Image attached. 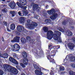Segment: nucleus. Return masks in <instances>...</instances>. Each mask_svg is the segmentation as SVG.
Here are the masks:
<instances>
[{
  "label": "nucleus",
  "mask_w": 75,
  "mask_h": 75,
  "mask_svg": "<svg viewBox=\"0 0 75 75\" xmlns=\"http://www.w3.org/2000/svg\"><path fill=\"white\" fill-rule=\"evenodd\" d=\"M61 35V33L59 31H55L54 34V32L50 30L47 32V38L48 40H51L53 38L54 40L57 41L58 42H62V39L59 38Z\"/></svg>",
  "instance_id": "nucleus-1"
},
{
  "label": "nucleus",
  "mask_w": 75,
  "mask_h": 75,
  "mask_svg": "<svg viewBox=\"0 0 75 75\" xmlns=\"http://www.w3.org/2000/svg\"><path fill=\"white\" fill-rule=\"evenodd\" d=\"M4 68L5 69H7L8 72L11 73L8 75H17L18 73V71L17 69L12 67L9 65L6 64L4 66Z\"/></svg>",
  "instance_id": "nucleus-2"
},
{
  "label": "nucleus",
  "mask_w": 75,
  "mask_h": 75,
  "mask_svg": "<svg viewBox=\"0 0 75 75\" xmlns=\"http://www.w3.org/2000/svg\"><path fill=\"white\" fill-rule=\"evenodd\" d=\"M27 23H26V26L30 29H34V27H37L38 25L37 23L35 22H33L30 19L27 21Z\"/></svg>",
  "instance_id": "nucleus-3"
},
{
  "label": "nucleus",
  "mask_w": 75,
  "mask_h": 75,
  "mask_svg": "<svg viewBox=\"0 0 75 75\" xmlns=\"http://www.w3.org/2000/svg\"><path fill=\"white\" fill-rule=\"evenodd\" d=\"M47 13L49 14H52V15L50 16V18L51 20H55L57 18L58 16V14L55 13V10L53 8L50 11H47Z\"/></svg>",
  "instance_id": "nucleus-4"
},
{
  "label": "nucleus",
  "mask_w": 75,
  "mask_h": 75,
  "mask_svg": "<svg viewBox=\"0 0 75 75\" xmlns=\"http://www.w3.org/2000/svg\"><path fill=\"white\" fill-rule=\"evenodd\" d=\"M34 67L36 69H38V70H35V72L37 75H42V72H41V69L36 64H34Z\"/></svg>",
  "instance_id": "nucleus-5"
},
{
  "label": "nucleus",
  "mask_w": 75,
  "mask_h": 75,
  "mask_svg": "<svg viewBox=\"0 0 75 75\" xmlns=\"http://www.w3.org/2000/svg\"><path fill=\"white\" fill-rule=\"evenodd\" d=\"M10 47L13 51H18L20 50V45L18 44H15L14 45H11Z\"/></svg>",
  "instance_id": "nucleus-6"
},
{
  "label": "nucleus",
  "mask_w": 75,
  "mask_h": 75,
  "mask_svg": "<svg viewBox=\"0 0 75 75\" xmlns=\"http://www.w3.org/2000/svg\"><path fill=\"white\" fill-rule=\"evenodd\" d=\"M17 29L19 32L22 31L23 33H24L25 34H26L27 33V30L24 29V27L22 25H18L17 27Z\"/></svg>",
  "instance_id": "nucleus-7"
},
{
  "label": "nucleus",
  "mask_w": 75,
  "mask_h": 75,
  "mask_svg": "<svg viewBox=\"0 0 75 75\" xmlns=\"http://www.w3.org/2000/svg\"><path fill=\"white\" fill-rule=\"evenodd\" d=\"M33 10L34 11H36L38 13L40 11V7H38V5L36 4H33Z\"/></svg>",
  "instance_id": "nucleus-8"
},
{
  "label": "nucleus",
  "mask_w": 75,
  "mask_h": 75,
  "mask_svg": "<svg viewBox=\"0 0 75 75\" xmlns=\"http://www.w3.org/2000/svg\"><path fill=\"white\" fill-rule=\"evenodd\" d=\"M33 52L35 55L36 57L37 58L41 57V52L40 51H38L37 50H35Z\"/></svg>",
  "instance_id": "nucleus-9"
},
{
  "label": "nucleus",
  "mask_w": 75,
  "mask_h": 75,
  "mask_svg": "<svg viewBox=\"0 0 75 75\" xmlns=\"http://www.w3.org/2000/svg\"><path fill=\"white\" fill-rule=\"evenodd\" d=\"M28 14V10H23L22 11V14L20 12V11L18 12V14L20 16H27Z\"/></svg>",
  "instance_id": "nucleus-10"
},
{
  "label": "nucleus",
  "mask_w": 75,
  "mask_h": 75,
  "mask_svg": "<svg viewBox=\"0 0 75 75\" xmlns=\"http://www.w3.org/2000/svg\"><path fill=\"white\" fill-rule=\"evenodd\" d=\"M20 38V37L16 36L13 38V40H11V42H19Z\"/></svg>",
  "instance_id": "nucleus-11"
},
{
  "label": "nucleus",
  "mask_w": 75,
  "mask_h": 75,
  "mask_svg": "<svg viewBox=\"0 0 75 75\" xmlns=\"http://www.w3.org/2000/svg\"><path fill=\"white\" fill-rule=\"evenodd\" d=\"M8 5L11 8L14 9L16 6V4L14 1H11L8 4Z\"/></svg>",
  "instance_id": "nucleus-12"
},
{
  "label": "nucleus",
  "mask_w": 75,
  "mask_h": 75,
  "mask_svg": "<svg viewBox=\"0 0 75 75\" xmlns=\"http://www.w3.org/2000/svg\"><path fill=\"white\" fill-rule=\"evenodd\" d=\"M9 59L11 62H13V63H14V64H15L16 65L18 64V62L15 59L13 58V57H9Z\"/></svg>",
  "instance_id": "nucleus-13"
},
{
  "label": "nucleus",
  "mask_w": 75,
  "mask_h": 75,
  "mask_svg": "<svg viewBox=\"0 0 75 75\" xmlns=\"http://www.w3.org/2000/svg\"><path fill=\"white\" fill-rule=\"evenodd\" d=\"M16 4H17L19 7L21 8H23V9H24L25 10H26L27 8V6H23V5H21V4H20V3L19 2H17L16 3Z\"/></svg>",
  "instance_id": "nucleus-14"
},
{
  "label": "nucleus",
  "mask_w": 75,
  "mask_h": 75,
  "mask_svg": "<svg viewBox=\"0 0 75 75\" xmlns=\"http://www.w3.org/2000/svg\"><path fill=\"white\" fill-rule=\"evenodd\" d=\"M47 58L49 60L50 62H52L53 63L54 62V59L52 58L51 57V56H50V54H48L47 56Z\"/></svg>",
  "instance_id": "nucleus-15"
},
{
  "label": "nucleus",
  "mask_w": 75,
  "mask_h": 75,
  "mask_svg": "<svg viewBox=\"0 0 75 75\" xmlns=\"http://www.w3.org/2000/svg\"><path fill=\"white\" fill-rule=\"evenodd\" d=\"M66 34L67 35V36H69V37H71V36H72L73 35L72 33V32L69 30H67L66 32Z\"/></svg>",
  "instance_id": "nucleus-16"
},
{
  "label": "nucleus",
  "mask_w": 75,
  "mask_h": 75,
  "mask_svg": "<svg viewBox=\"0 0 75 75\" xmlns=\"http://www.w3.org/2000/svg\"><path fill=\"white\" fill-rule=\"evenodd\" d=\"M20 4L22 6H25L27 4L26 0H20Z\"/></svg>",
  "instance_id": "nucleus-17"
},
{
  "label": "nucleus",
  "mask_w": 75,
  "mask_h": 75,
  "mask_svg": "<svg viewBox=\"0 0 75 75\" xmlns=\"http://www.w3.org/2000/svg\"><path fill=\"white\" fill-rule=\"evenodd\" d=\"M20 23L21 24H24V21H25V18L23 17H21L19 20Z\"/></svg>",
  "instance_id": "nucleus-18"
},
{
  "label": "nucleus",
  "mask_w": 75,
  "mask_h": 75,
  "mask_svg": "<svg viewBox=\"0 0 75 75\" xmlns=\"http://www.w3.org/2000/svg\"><path fill=\"white\" fill-rule=\"evenodd\" d=\"M57 50L55 49L52 50V51H51L50 54L51 55V56L52 57V56H55V54H56V53L57 52Z\"/></svg>",
  "instance_id": "nucleus-19"
},
{
  "label": "nucleus",
  "mask_w": 75,
  "mask_h": 75,
  "mask_svg": "<svg viewBox=\"0 0 75 75\" xmlns=\"http://www.w3.org/2000/svg\"><path fill=\"white\" fill-rule=\"evenodd\" d=\"M0 57L4 58H7L8 57V54L7 53H5L0 55Z\"/></svg>",
  "instance_id": "nucleus-20"
},
{
  "label": "nucleus",
  "mask_w": 75,
  "mask_h": 75,
  "mask_svg": "<svg viewBox=\"0 0 75 75\" xmlns=\"http://www.w3.org/2000/svg\"><path fill=\"white\" fill-rule=\"evenodd\" d=\"M23 62L24 65H27L28 62V59L27 58H25L23 59Z\"/></svg>",
  "instance_id": "nucleus-21"
},
{
  "label": "nucleus",
  "mask_w": 75,
  "mask_h": 75,
  "mask_svg": "<svg viewBox=\"0 0 75 75\" xmlns=\"http://www.w3.org/2000/svg\"><path fill=\"white\" fill-rule=\"evenodd\" d=\"M10 28L11 30H14L16 28V25H15L13 23L11 25Z\"/></svg>",
  "instance_id": "nucleus-22"
},
{
  "label": "nucleus",
  "mask_w": 75,
  "mask_h": 75,
  "mask_svg": "<svg viewBox=\"0 0 75 75\" xmlns=\"http://www.w3.org/2000/svg\"><path fill=\"white\" fill-rule=\"evenodd\" d=\"M21 42L23 44H25L26 42V39L24 38H22L21 39Z\"/></svg>",
  "instance_id": "nucleus-23"
},
{
  "label": "nucleus",
  "mask_w": 75,
  "mask_h": 75,
  "mask_svg": "<svg viewBox=\"0 0 75 75\" xmlns=\"http://www.w3.org/2000/svg\"><path fill=\"white\" fill-rule=\"evenodd\" d=\"M75 46L74 45V44L73 43H70L69 47L70 48V50H73L74 49V47Z\"/></svg>",
  "instance_id": "nucleus-24"
},
{
  "label": "nucleus",
  "mask_w": 75,
  "mask_h": 75,
  "mask_svg": "<svg viewBox=\"0 0 75 75\" xmlns=\"http://www.w3.org/2000/svg\"><path fill=\"white\" fill-rule=\"evenodd\" d=\"M10 14L12 15V17H14L15 16V14H16V12L14 11H11L10 12Z\"/></svg>",
  "instance_id": "nucleus-25"
},
{
  "label": "nucleus",
  "mask_w": 75,
  "mask_h": 75,
  "mask_svg": "<svg viewBox=\"0 0 75 75\" xmlns=\"http://www.w3.org/2000/svg\"><path fill=\"white\" fill-rule=\"evenodd\" d=\"M26 40L28 42H30L31 41V37H30L29 36H28L26 37Z\"/></svg>",
  "instance_id": "nucleus-26"
},
{
  "label": "nucleus",
  "mask_w": 75,
  "mask_h": 75,
  "mask_svg": "<svg viewBox=\"0 0 75 75\" xmlns=\"http://www.w3.org/2000/svg\"><path fill=\"white\" fill-rule=\"evenodd\" d=\"M22 55L23 57V58H25L27 57V54L25 52H23Z\"/></svg>",
  "instance_id": "nucleus-27"
},
{
  "label": "nucleus",
  "mask_w": 75,
  "mask_h": 75,
  "mask_svg": "<svg viewBox=\"0 0 75 75\" xmlns=\"http://www.w3.org/2000/svg\"><path fill=\"white\" fill-rule=\"evenodd\" d=\"M43 30L45 32H47L48 31V28L47 27H44L43 28Z\"/></svg>",
  "instance_id": "nucleus-28"
},
{
  "label": "nucleus",
  "mask_w": 75,
  "mask_h": 75,
  "mask_svg": "<svg viewBox=\"0 0 75 75\" xmlns=\"http://www.w3.org/2000/svg\"><path fill=\"white\" fill-rule=\"evenodd\" d=\"M70 60L71 62H75V57H72L70 58Z\"/></svg>",
  "instance_id": "nucleus-29"
},
{
  "label": "nucleus",
  "mask_w": 75,
  "mask_h": 75,
  "mask_svg": "<svg viewBox=\"0 0 75 75\" xmlns=\"http://www.w3.org/2000/svg\"><path fill=\"white\" fill-rule=\"evenodd\" d=\"M70 75H75V72L72 71H70L69 72Z\"/></svg>",
  "instance_id": "nucleus-30"
},
{
  "label": "nucleus",
  "mask_w": 75,
  "mask_h": 75,
  "mask_svg": "<svg viewBox=\"0 0 75 75\" xmlns=\"http://www.w3.org/2000/svg\"><path fill=\"white\" fill-rule=\"evenodd\" d=\"M50 21H51V20L49 19H46L45 21V23L46 24H48V23H50Z\"/></svg>",
  "instance_id": "nucleus-31"
},
{
  "label": "nucleus",
  "mask_w": 75,
  "mask_h": 75,
  "mask_svg": "<svg viewBox=\"0 0 75 75\" xmlns=\"http://www.w3.org/2000/svg\"><path fill=\"white\" fill-rule=\"evenodd\" d=\"M69 24L70 25H74V21L72 20H70Z\"/></svg>",
  "instance_id": "nucleus-32"
},
{
  "label": "nucleus",
  "mask_w": 75,
  "mask_h": 75,
  "mask_svg": "<svg viewBox=\"0 0 75 75\" xmlns=\"http://www.w3.org/2000/svg\"><path fill=\"white\" fill-rule=\"evenodd\" d=\"M68 23L66 21V20H64V21H63L62 22V24L64 25H67Z\"/></svg>",
  "instance_id": "nucleus-33"
},
{
  "label": "nucleus",
  "mask_w": 75,
  "mask_h": 75,
  "mask_svg": "<svg viewBox=\"0 0 75 75\" xmlns=\"http://www.w3.org/2000/svg\"><path fill=\"white\" fill-rule=\"evenodd\" d=\"M59 70L61 71H64V69H65V68H64V67H59Z\"/></svg>",
  "instance_id": "nucleus-34"
},
{
  "label": "nucleus",
  "mask_w": 75,
  "mask_h": 75,
  "mask_svg": "<svg viewBox=\"0 0 75 75\" xmlns=\"http://www.w3.org/2000/svg\"><path fill=\"white\" fill-rule=\"evenodd\" d=\"M58 30L61 32H64V30L62 28H58Z\"/></svg>",
  "instance_id": "nucleus-35"
},
{
  "label": "nucleus",
  "mask_w": 75,
  "mask_h": 75,
  "mask_svg": "<svg viewBox=\"0 0 75 75\" xmlns=\"http://www.w3.org/2000/svg\"><path fill=\"white\" fill-rule=\"evenodd\" d=\"M56 47L55 48L56 49H57V50H58V49H59V48H60V45H55L54 46V47Z\"/></svg>",
  "instance_id": "nucleus-36"
},
{
  "label": "nucleus",
  "mask_w": 75,
  "mask_h": 75,
  "mask_svg": "<svg viewBox=\"0 0 75 75\" xmlns=\"http://www.w3.org/2000/svg\"><path fill=\"white\" fill-rule=\"evenodd\" d=\"M54 72L52 70H50V75H54Z\"/></svg>",
  "instance_id": "nucleus-37"
},
{
  "label": "nucleus",
  "mask_w": 75,
  "mask_h": 75,
  "mask_svg": "<svg viewBox=\"0 0 75 75\" xmlns=\"http://www.w3.org/2000/svg\"><path fill=\"white\" fill-rule=\"evenodd\" d=\"M71 67L73 68H75V64L72 63L71 64Z\"/></svg>",
  "instance_id": "nucleus-38"
},
{
  "label": "nucleus",
  "mask_w": 75,
  "mask_h": 75,
  "mask_svg": "<svg viewBox=\"0 0 75 75\" xmlns=\"http://www.w3.org/2000/svg\"><path fill=\"white\" fill-rule=\"evenodd\" d=\"M35 17L36 18V19H38V18L39 19H40V16H39L37 15H36L35 16Z\"/></svg>",
  "instance_id": "nucleus-39"
},
{
  "label": "nucleus",
  "mask_w": 75,
  "mask_h": 75,
  "mask_svg": "<svg viewBox=\"0 0 75 75\" xmlns=\"http://www.w3.org/2000/svg\"><path fill=\"white\" fill-rule=\"evenodd\" d=\"M13 57L15 58H17V55L16 53H14L13 54Z\"/></svg>",
  "instance_id": "nucleus-40"
},
{
  "label": "nucleus",
  "mask_w": 75,
  "mask_h": 75,
  "mask_svg": "<svg viewBox=\"0 0 75 75\" xmlns=\"http://www.w3.org/2000/svg\"><path fill=\"white\" fill-rule=\"evenodd\" d=\"M35 41V40H34V39L31 40V39L30 40V43H32V44H33Z\"/></svg>",
  "instance_id": "nucleus-41"
},
{
  "label": "nucleus",
  "mask_w": 75,
  "mask_h": 75,
  "mask_svg": "<svg viewBox=\"0 0 75 75\" xmlns=\"http://www.w3.org/2000/svg\"><path fill=\"white\" fill-rule=\"evenodd\" d=\"M3 75V70L0 69V75Z\"/></svg>",
  "instance_id": "nucleus-42"
},
{
  "label": "nucleus",
  "mask_w": 75,
  "mask_h": 75,
  "mask_svg": "<svg viewBox=\"0 0 75 75\" xmlns=\"http://www.w3.org/2000/svg\"><path fill=\"white\" fill-rule=\"evenodd\" d=\"M20 64H21V66L22 67H23V68H25V66L24 65V64H23V63H20Z\"/></svg>",
  "instance_id": "nucleus-43"
},
{
  "label": "nucleus",
  "mask_w": 75,
  "mask_h": 75,
  "mask_svg": "<svg viewBox=\"0 0 75 75\" xmlns=\"http://www.w3.org/2000/svg\"><path fill=\"white\" fill-rule=\"evenodd\" d=\"M15 33H16V34L17 35H20V33L17 31H16L15 32Z\"/></svg>",
  "instance_id": "nucleus-44"
},
{
  "label": "nucleus",
  "mask_w": 75,
  "mask_h": 75,
  "mask_svg": "<svg viewBox=\"0 0 75 75\" xmlns=\"http://www.w3.org/2000/svg\"><path fill=\"white\" fill-rule=\"evenodd\" d=\"M3 23H4V24L5 25H6V26H7V22L4 21L3 22Z\"/></svg>",
  "instance_id": "nucleus-45"
},
{
  "label": "nucleus",
  "mask_w": 75,
  "mask_h": 75,
  "mask_svg": "<svg viewBox=\"0 0 75 75\" xmlns=\"http://www.w3.org/2000/svg\"><path fill=\"white\" fill-rule=\"evenodd\" d=\"M72 40L73 42H74V43H75V38L73 37L72 38Z\"/></svg>",
  "instance_id": "nucleus-46"
},
{
  "label": "nucleus",
  "mask_w": 75,
  "mask_h": 75,
  "mask_svg": "<svg viewBox=\"0 0 75 75\" xmlns=\"http://www.w3.org/2000/svg\"><path fill=\"white\" fill-rule=\"evenodd\" d=\"M47 54H50V51L49 50H47Z\"/></svg>",
  "instance_id": "nucleus-47"
},
{
  "label": "nucleus",
  "mask_w": 75,
  "mask_h": 75,
  "mask_svg": "<svg viewBox=\"0 0 75 75\" xmlns=\"http://www.w3.org/2000/svg\"><path fill=\"white\" fill-rule=\"evenodd\" d=\"M6 30L8 32H10V31H11V30H10V29H9V28H6Z\"/></svg>",
  "instance_id": "nucleus-48"
},
{
  "label": "nucleus",
  "mask_w": 75,
  "mask_h": 75,
  "mask_svg": "<svg viewBox=\"0 0 75 75\" xmlns=\"http://www.w3.org/2000/svg\"><path fill=\"white\" fill-rule=\"evenodd\" d=\"M47 13L46 12L43 13V16L45 17H46V16H47Z\"/></svg>",
  "instance_id": "nucleus-49"
},
{
  "label": "nucleus",
  "mask_w": 75,
  "mask_h": 75,
  "mask_svg": "<svg viewBox=\"0 0 75 75\" xmlns=\"http://www.w3.org/2000/svg\"><path fill=\"white\" fill-rule=\"evenodd\" d=\"M43 70H44L45 71H47V72H49V70H47V69H45L44 68L43 69Z\"/></svg>",
  "instance_id": "nucleus-50"
},
{
  "label": "nucleus",
  "mask_w": 75,
  "mask_h": 75,
  "mask_svg": "<svg viewBox=\"0 0 75 75\" xmlns=\"http://www.w3.org/2000/svg\"><path fill=\"white\" fill-rule=\"evenodd\" d=\"M52 47V45H48V47H49V49H50L49 48H50V49H51V47Z\"/></svg>",
  "instance_id": "nucleus-51"
},
{
  "label": "nucleus",
  "mask_w": 75,
  "mask_h": 75,
  "mask_svg": "<svg viewBox=\"0 0 75 75\" xmlns=\"http://www.w3.org/2000/svg\"><path fill=\"white\" fill-rule=\"evenodd\" d=\"M2 11H3V12H4L5 13H6V11L5 10V9H3L2 10Z\"/></svg>",
  "instance_id": "nucleus-52"
},
{
  "label": "nucleus",
  "mask_w": 75,
  "mask_h": 75,
  "mask_svg": "<svg viewBox=\"0 0 75 75\" xmlns=\"http://www.w3.org/2000/svg\"><path fill=\"white\" fill-rule=\"evenodd\" d=\"M71 29H74V26H70Z\"/></svg>",
  "instance_id": "nucleus-53"
},
{
  "label": "nucleus",
  "mask_w": 75,
  "mask_h": 75,
  "mask_svg": "<svg viewBox=\"0 0 75 75\" xmlns=\"http://www.w3.org/2000/svg\"><path fill=\"white\" fill-rule=\"evenodd\" d=\"M61 73L62 75H64L65 74V72L64 71H62L61 72Z\"/></svg>",
  "instance_id": "nucleus-54"
},
{
  "label": "nucleus",
  "mask_w": 75,
  "mask_h": 75,
  "mask_svg": "<svg viewBox=\"0 0 75 75\" xmlns=\"http://www.w3.org/2000/svg\"><path fill=\"white\" fill-rule=\"evenodd\" d=\"M2 41H3V42H4V38L3 37H2Z\"/></svg>",
  "instance_id": "nucleus-55"
},
{
  "label": "nucleus",
  "mask_w": 75,
  "mask_h": 75,
  "mask_svg": "<svg viewBox=\"0 0 75 75\" xmlns=\"http://www.w3.org/2000/svg\"><path fill=\"white\" fill-rule=\"evenodd\" d=\"M18 70H19L20 71H21V68H20V67L18 68Z\"/></svg>",
  "instance_id": "nucleus-56"
},
{
  "label": "nucleus",
  "mask_w": 75,
  "mask_h": 75,
  "mask_svg": "<svg viewBox=\"0 0 75 75\" xmlns=\"http://www.w3.org/2000/svg\"><path fill=\"white\" fill-rule=\"evenodd\" d=\"M6 2H7V3H10V1L9 0H7Z\"/></svg>",
  "instance_id": "nucleus-57"
},
{
  "label": "nucleus",
  "mask_w": 75,
  "mask_h": 75,
  "mask_svg": "<svg viewBox=\"0 0 75 75\" xmlns=\"http://www.w3.org/2000/svg\"><path fill=\"white\" fill-rule=\"evenodd\" d=\"M1 1H4V2H6V0H1Z\"/></svg>",
  "instance_id": "nucleus-58"
},
{
  "label": "nucleus",
  "mask_w": 75,
  "mask_h": 75,
  "mask_svg": "<svg viewBox=\"0 0 75 75\" xmlns=\"http://www.w3.org/2000/svg\"><path fill=\"white\" fill-rule=\"evenodd\" d=\"M16 68H17L18 69V68H19V67H18V66H16Z\"/></svg>",
  "instance_id": "nucleus-59"
},
{
  "label": "nucleus",
  "mask_w": 75,
  "mask_h": 75,
  "mask_svg": "<svg viewBox=\"0 0 75 75\" xmlns=\"http://www.w3.org/2000/svg\"><path fill=\"white\" fill-rule=\"evenodd\" d=\"M30 14H29L28 15V17H30Z\"/></svg>",
  "instance_id": "nucleus-60"
},
{
  "label": "nucleus",
  "mask_w": 75,
  "mask_h": 75,
  "mask_svg": "<svg viewBox=\"0 0 75 75\" xmlns=\"http://www.w3.org/2000/svg\"><path fill=\"white\" fill-rule=\"evenodd\" d=\"M21 75H25V74H24V73H23Z\"/></svg>",
  "instance_id": "nucleus-61"
},
{
  "label": "nucleus",
  "mask_w": 75,
  "mask_h": 75,
  "mask_svg": "<svg viewBox=\"0 0 75 75\" xmlns=\"http://www.w3.org/2000/svg\"><path fill=\"white\" fill-rule=\"evenodd\" d=\"M1 63H0V66L1 67Z\"/></svg>",
  "instance_id": "nucleus-62"
},
{
  "label": "nucleus",
  "mask_w": 75,
  "mask_h": 75,
  "mask_svg": "<svg viewBox=\"0 0 75 75\" xmlns=\"http://www.w3.org/2000/svg\"><path fill=\"white\" fill-rule=\"evenodd\" d=\"M0 18H1V15L0 14Z\"/></svg>",
  "instance_id": "nucleus-63"
},
{
  "label": "nucleus",
  "mask_w": 75,
  "mask_h": 75,
  "mask_svg": "<svg viewBox=\"0 0 75 75\" xmlns=\"http://www.w3.org/2000/svg\"><path fill=\"white\" fill-rule=\"evenodd\" d=\"M35 31H37V29H35Z\"/></svg>",
  "instance_id": "nucleus-64"
}]
</instances>
